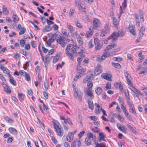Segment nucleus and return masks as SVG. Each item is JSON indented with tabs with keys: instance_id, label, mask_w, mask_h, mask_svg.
Here are the masks:
<instances>
[{
	"instance_id": "6e6552de",
	"label": "nucleus",
	"mask_w": 147,
	"mask_h": 147,
	"mask_svg": "<svg viewBox=\"0 0 147 147\" xmlns=\"http://www.w3.org/2000/svg\"><path fill=\"white\" fill-rule=\"evenodd\" d=\"M94 78V75L92 74L87 75L83 80V82L84 83H86L87 82L90 81Z\"/></svg>"
},
{
	"instance_id": "69168bd1",
	"label": "nucleus",
	"mask_w": 147,
	"mask_h": 147,
	"mask_svg": "<svg viewBox=\"0 0 147 147\" xmlns=\"http://www.w3.org/2000/svg\"><path fill=\"white\" fill-rule=\"evenodd\" d=\"M85 131H82L80 132L78 135V136L80 138H81L82 136L84 134Z\"/></svg>"
},
{
	"instance_id": "09e8293b",
	"label": "nucleus",
	"mask_w": 147,
	"mask_h": 147,
	"mask_svg": "<svg viewBox=\"0 0 147 147\" xmlns=\"http://www.w3.org/2000/svg\"><path fill=\"white\" fill-rule=\"evenodd\" d=\"M26 31V29L24 28H22V29H21L20 32H19V34L21 35L24 34Z\"/></svg>"
},
{
	"instance_id": "79ce46f5",
	"label": "nucleus",
	"mask_w": 147,
	"mask_h": 147,
	"mask_svg": "<svg viewBox=\"0 0 147 147\" xmlns=\"http://www.w3.org/2000/svg\"><path fill=\"white\" fill-rule=\"evenodd\" d=\"M9 81L10 83L12 84L15 86H16V82L14 80L13 78L9 79Z\"/></svg>"
},
{
	"instance_id": "c03bdc74",
	"label": "nucleus",
	"mask_w": 147,
	"mask_h": 147,
	"mask_svg": "<svg viewBox=\"0 0 147 147\" xmlns=\"http://www.w3.org/2000/svg\"><path fill=\"white\" fill-rule=\"evenodd\" d=\"M147 73V69L146 68L143 69L142 71H141L139 73L140 74H143L144 75Z\"/></svg>"
},
{
	"instance_id": "7ed1b4c3",
	"label": "nucleus",
	"mask_w": 147,
	"mask_h": 147,
	"mask_svg": "<svg viewBox=\"0 0 147 147\" xmlns=\"http://www.w3.org/2000/svg\"><path fill=\"white\" fill-rule=\"evenodd\" d=\"M74 96L76 98L78 99L80 102H82V97L83 93L80 90H77L76 89H74Z\"/></svg>"
},
{
	"instance_id": "393cba45",
	"label": "nucleus",
	"mask_w": 147,
	"mask_h": 147,
	"mask_svg": "<svg viewBox=\"0 0 147 147\" xmlns=\"http://www.w3.org/2000/svg\"><path fill=\"white\" fill-rule=\"evenodd\" d=\"M113 25L116 27L118 26L119 22L118 20L114 18H113Z\"/></svg>"
},
{
	"instance_id": "9b49d317",
	"label": "nucleus",
	"mask_w": 147,
	"mask_h": 147,
	"mask_svg": "<svg viewBox=\"0 0 147 147\" xmlns=\"http://www.w3.org/2000/svg\"><path fill=\"white\" fill-rule=\"evenodd\" d=\"M93 24L95 27H100L101 26V24L100 21L98 19H95L93 21Z\"/></svg>"
},
{
	"instance_id": "6ab92c4d",
	"label": "nucleus",
	"mask_w": 147,
	"mask_h": 147,
	"mask_svg": "<svg viewBox=\"0 0 147 147\" xmlns=\"http://www.w3.org/2000/svg\"><path fill=\"white\" fill-rule=\"evenodd\" d=\"M95 91L97 94L99 95H100L102 92V89L101 87H98L95 88Z\"/></svg>"
},
{
	"instance_id": "39448f33",
	"label": "nucleus",
	"mask_w": 147,
	"mask_h": 147,
	"mask_svg": "<svg viewBox=\"0 0 147 147\" xmlns=\"http://www.w3.org/2000/svg\"><path fill=\"white\" fill-rule=\"evenodd\" d=\"M57 42L59 43L62 47H64L65 46V43L63 37L59 36V37L57 39Z\"/></svg>"
},
{
	"instance_id": "cd10ccee",
	"label": "nucleus",
	"mask_w": 147,
	"mask_h": 147,
	"mask_svg": "<svg viewBox=\"0 0 147 147\" xmlns=\"http://www.w3.org/2000/svg\"><path fill=\"white\" fill-rule=\"evenodd\" d=\"M77 40L78 43L80 45L82 46L83 44L82 40L81 37L79 36L77 38Z\"/></svg>"
},
{
	"instance_id": "b1692460",
	"label": "nucleus",
	"mask_w": 147,
	"mask_h": 147,
	"mask_svg": "<svg viewBox=\"0 0 147 147\" xmlns=\"http://www.w3.org/2000/svg\"><path fill=\"white\" fill-rule=\"evenodd\" d=\"M145 28L144 27H142L140 29V31L139 33V35L140 36L142 37L144 34V32Z\"/></svg>"
},
{
	"instance_id": "dca6fc26",
	"label": "nucleus",
	"mask_w": 147,
	"mask_h": 147,
	"mask_svg": "<svg viewBox=\"0 0 147 147\" xmlns=\"http://www.w3.org/2000/svg\"><path fill=\"white\" fill-rule=\"evenodd\" d=\"M9 132L11 134L14 135H16L18 134L17 130L14 128L9 127L8 129Z\"/></svg>"
},
{
	"instance_id": "aec40b11",
	"label": "nucleus",
	"mask_w": 147,
	"mask_h": 147,
	"mask_svg": "<svg viewBox=\"0 0 147 147\" xmlns=\"http://www.w3.org/2000/svg\"><path fill=\"white\" fill-rule=\"evenodd\" d=\"M99 139H98V141L99 142L101 141H105V140L104 139L105 137L103 133H100L99 134Z\"/></svg>"
},
{
	"instance_id": "864d4df0",
	"label": "nucleus",
	"mask_w": 147,
	"mask_h": 147,
	"mask_svg": "<svg viewBox=\"0 0 147 147\" xmlns=\"http://www.w3.org/2000/svg\"><path fill=\"white\" fill-rule=\"evenodd\" d=\"M105 54L108 57H110L113 56V52H105Z\"/></svg>"
},
{
	"instance_id": "f704fd0d",
	"label": "nucleus",
	"mask_w": 147,
	"mask_h": 147,
	"mask_svg": "<svg viewBox=\"0 0 147 147\" xmlns=\"http://www.w3.org/2000/svg\"><path fill=\"white\" fill-rule=\"evenodd\" d=\"M124 93L125 96L127 100V101H130V98L128 90H125L124 91Z\"/></svg>"
},
{
	"instance_id": "8fccbe9b",
	"label": "nucleus",
	"mask_w": 147,
	"mask_h": 147,
	"mask_svg": "<svg viewBox=\"0 0 147 147\" xmlns=\"http://www.w3.org/2000/svg\"><path fill=\"white\" fill-rule=\"evenodd\" d=\"M93 84L92 82L89 81L87 84V86H88V88L90 89L93 86Z\"/></svg>"
},
{
	"instance_id": "49530a36",
	"label": "nucleus",
	"mask_w": 147,
	"mask_h": 147,
	"mask_svg": "<svg viewBox=\"0 0 147 147\" xmlns=\"http://www.w3.org/2000/svg\"><path fill=\"white\" fill-rule=\"evenodd\" d=\"M94 96H86L85 99L87 102L92 101V98Z\"/></svg>"
},
{
	"instance_id": "c756f323",
	"label": "nucleus",
	"mask_w": 147,
	"mask_h": 147,
	"mask_svg": "<svg viewBox=\"0 0 147 147\" xmlns=\"http://www.w3.org/2000/svg\"><path fill=\"white\" fill-rule=\"evenodd\" d=\"M104 30L109 33L110 28L108 23H107L105 24V29H104Z\"/></svg>"
},
{
	"instance_id": "37998d69",
	"label": "nucleus",
	"mask_w": 147,
	"mask_h": 147,
	"mask_svg": "<svg viewBox=\"0 0 147 147\" xmlns=\"http://www.w3.org/2000/svg\"><path fill=\"white\" fill-rule=\"evenodd\" d=\"M64 122L65 123H68L69 124L72 125H73L72 123L70 121V119L67 118L66 119L65 121H64Z\"/></svg>"
},
{
	"instance_id": "bf43d9fd",
	"label": "nucleus",
	"mask_w": 147,
	"mask_h": 147,
	"mask_svg": "<svg viewBox=\"0 0 147 147\" xmlns=\"http://www.w3.org/2000/svg\"><path fill=\"white\" fill-rule=\"evenodd\" d=\"M105 87L107 88V89H110L111 88V83H107L105 86Z\"/></svg>"
},
{
	"instance_id": "5fc2aeb1",
	"label": "nucleus",
	"mask_w": 147,
	"mask_h": 147,
	"mask_svg": "<svg viewBox=\"0 0 147 147\" xmlns=\"http://www.w3.org/2000/svg\"><path fill=\"white\" fill-rule=\"evenodd\" d=\"M25 44V42L24 40L23 39H21L20 41V44L21 46L23 47Z\"/></svg>"
},
{
	"instance_id": "603ef678",
	"label": "nucleus",
	"mask_w": 147,
	"mask_h": 147,
	"mask_svg": "<svg viewBox=\"0 0 147 147\" xmlns=\"http://www.w3.org/2000/svg\"><path fill=\"white\" fill-rule=\"evenodd\" d=\"M67 27L68 29L70 30L71 31H74V29L73 28V27L72 26H71L70 24L69 23H67Z\"/></svg>"
},
{
	"instance_id": "412c9836",
	"label": "nucleus",
	"mask_w": 147,
	"mask_h": 147,
	"mask_svg": "<svg viewBox=\"0 0 147 147\" xmlns=\"http://www.w3.org/2000/svg\"><path fill=\"white\" fill-rule=\"evenodd\" d=\"M52 29V28L50 26L48 25L46 26L42 30V31L44 32H49Z\"/></svg>"
},
{
	"instance_id": "9d476101",
	"label": "nucleus",
	"mask_w": 147,
	"mask_h": 147,
	"mask_svg": "<svg viewBox=\"0 0 147 147\" xmlns=\"http://www.w3.org/2000/svg\"><path fill=\"white\" fill-rule=\"evenodd\" d=\"M123 113L127 117L128 119L130 121H133L132 117L129 115V113L127 111L126 108H124L123 109Z\"/></svg>"
},
{
	"instance_id": "a19ab883",
	"label": "nucleus",
	"mask_w": 147,
	"mask_h": 147,
	"mask_svg": "<svg viewBox=\"0 0 147 147\" xmlns=\"http://www.w3.org/2000/svg\"><path fill=\"white\" fill-rule=\"evenodd\" d=\"M132 87L134 90L136 92H134L133 90H132L135 93H137L138 94L141 95V94L140 91L138 90L134 86H132Z\"/></svg>"
},
{
	"instance_id": "72a5a7b5",
	"label": "nucleus",
	"mask_w": 147,
	"mask_h": 147,
	"mask_svg": "<svg viewBox=\"0 0 147 147\" xmlns=\"http://www.w3.org/2000/svg\"><path fill=\"white\" fill-rule=\"evenodd\" d=\"M129 32L131 33L134 35H136V32L134 29L133 27L132 26H130V27H129Z\"/></svg>"
},
{
	"instance_id": "58836bf2",
	"label": "nucleus",
	"mask_w": 147,
	"mask_h": 147,
	"mask_svg": "<svg viewBox=\"0 0 147 147\" xmlns=\"http://www.w3.org/2000/svg\"><path fill=\"white\" fill-rule=\"evenodd\" d=\"M87 138H91L93 139H95L96 138V137L95 136H94L93 135V134L92 132H89L87 134Z\"/></svg>"
},
{
	"instance_id": "20e7f679",
	"label": "nucleus",
	"mask_w": 147,
	"mask_h": 147,
	"mask_svg": "<svg viewBox=\"0 0 147 147\" xmlns=\"http://www.w3.org/2000/svg\"><path fill=\"white\" fill-rule=\"evenodd\" d=\"M94 43L96 45L95 47V50H99L102 47V42L101 41H99L98 38H96L94 39Z\"/></svg>"
},
{
	"instance_id": "4468645a",
	"label": "nucleus",
	"mask_w": 147,
	"mask_h": 147,
	"mask_svg": "<svg viewBox=\"0 0 147 147\" xmlns=\"http://www.w3.org/2000/svg\"><path fill=\"white\" fill-rule=\"evenodd\" d=\"M117 46V43H111L108 45L106 47L105 49L104 50L105 51L110 50L112 48L115 47Z\"/></svg>"
},
{
	"instance_id": "bb28decb",
	"label": "nucleus",
	"mask_w": 147,
	"mask_h": 147,
	"mask_svg": "<svg viewBox=\"0 0 147 147\" xmlns=\"http://www.w3.org/2000/svg\"><path fill=\"white\" fill-rule=\"evenodd\" d=\"M4 90L8 93H11V91L10 88L8 87L7 84H6L4 87Z\"/></svg>"
},
{
	"instance_id": "7c9ffc66",
	"label": "nucleus",
	"mask_w": 147,
	"mask_h": 147,
	"mask_svg": "<svg viewBox=\"0 0 147 147\" xmlns=\"http://www.w3.org/2000/svg\"><path fill=\"white\" fill-rule=\"evenodd\" d=\"M18 96L19 100L21 101H23L24 100V95L22 93H18Z\"/></svg>"
},
{
	"instance_id": "3c124183",
	"label": "nucleus",
	"mask_w": 147,
	"mask_h": 147,
	"mask_svg": "<svg viewBox=\"0 0 147 147\" xmlns=\"http://www.w3.org/2000/svg\"><path fill=\"white\" fill-rule=\"evenodd\" d=\"M116 115L121 121L122 122L124 121V118L120 115L119 114H117Z\"/></svg>"
},
{
	"instance_id": "338daca9",
	"label": "nucleus",
	"mask_w": 147,
	"mask_h": 147,
	"mask_svg": "<svg viewBox=\"0 0 147 147\" xmlns=\"http://www.w3.org/2000/svg\"><path fill=\"white\" fill-rule=\"evenodd\" d=\"M44 86L45 88V89L46 91H47L48 89V85L47 84V81H46L44 83Z\"/></svg>"
},
{
	"instance_id": "0eeeda50",
	"label": "nucleus",
	"mask_w": 147,
	"mask_h": 147,
	"mask_svg": "<svg viewBox=\"0 0 147 147\" xmlns=\"http://www.w3.org/2000/svg\"><path fill=\"white\" fill-rule=\"evenodd\" d=\"M127 104L129 106V112L132 113L134 114H136V112L135 110V108L134 107V105L130 101H127Z\"/></svg>"
},
{
	"instance_id": "a18cd8bd",
	"label": "nucleus",
	"mask_w": 147,
	"mask_h": 147,
	"mask_svg": "<svg viewBox=\"0 0 147 147\" xmlns=\"http://www.w3.org/2000/svg\"><path fill=\"white\" fill-rule=\"evenodd\" d=\"M57 34H55L52 35L51 37V42H53L56 39Z\"/></svg>"
},
{
	"instance_id": "0e129e2a",
	"label": "nucleus",
	"mask_w": 147,
	"mask_h": 147,
	"mask_svg": "<svg viewBox=\"0 0 147 147\" xmlns=\"http://www.w3.org/2000/svg\"><path fill=\"white\" fill-rule=\"evenodd\" d=\"M25 78L27 81H29L30 80V78L29 74H27L25 76Z\"/></svg>"
},
{
	"instance_id": "e2e57ef3",
	"label": "nucleus",
	"mask_w": 147,
	"mask_h": 147,
	"mask_svg": "<svg viewBox=\"0 0 147 147\" xmlns=\"http://www.w3.org/2000/svg\"><path fill=\"white\" fill-rule=\"evenodd\" d=\"M46 21L48 24L49 26H50V25L53 24L54 23L51 20H50L48 19H46Z\"/></svg>"
},
{
	"instance_id": "1a4fd4ad",
	"label": "nucleus",
	"mask_w": 147,
	"mask_h": 147,
	"mask_svg": "<svg viewBox=\"0 0 147 147\" xmlns=\"http://www.w3.org/2000/svg\"><path fill=\"white\" fill-rule=\"evenodd\" d=\"M102 72V67L100 65H98L94 70V74L96 75H98Z\"/></svg>"
},
{
	"instance_id": "2eb2a0df",
	"label": "nucleus",
	"mask_w": 147,
	"mask_h": 147,
	"mask_svg": "<svg viewBox=\"0 0 147 147\" xmlns=\"http://www.w3.org/2000/svg\"><path fill=\"white\" fill-rule=\"evenodd\" d=\"M85 94L86 96H94L92 91L89 88H88L87 90L85 91Z\"/></svg>"
},
{
	"instance_id": "c9c22d12",
	"label": "nucleus",
	"mask_w": 147,
	"mask_h": 147,
	"mask_svg": "<svg viewBox=\"0 0 147 147\" xmlns=\"http://www.w3.org/2000/svg\"><path fill=\"white\" fill-rule=\"evenodd\" d=\"M3 12L5 15H7L8 13V11L7 10L6 6L3 5Z\"/></svg>"
},
{
	"instance_id": "423d86ee",
	"label": "nucleus",
	"mask_w": 147,
	"mask_h": 147,
	"mask_svg": "<svg viewBox=\"0 0 147 147\" xmlns=\"http://www.w3.org/2000/svg\"><path fill=\"white\" fill-rule=\"evenodd\" d=\"M118 37H119V36L118 32H115L108 37L107 39L108 40H109L113 38L112 39V41H114L117 40Z\"/></svg>"
},
{
	"instance_id": "052dcab7",
	"label": "nucleus",
	"mask_w": 147,
	"mask_h": 147,
	"mask_svg": "<svg viewBox=\"0 0 147 147\" xmlns=\"http://www.w3.org/2000/svg\"><path fill=\"white\" fill-rule=\"evenodd\" d=\"M20 53L26 56H27L28 54V53H27L26 51H24L23 49L21 50L20 51Z\"/></svg>"
},
{
	"instance_id": "2f4dec72",
	"label": "nucleus",
	"mask_w": 147,
	"mask_h": 147,
	"mask_svg": "<svg viewBox=\"0 0 147 147\" xmlns=\"http://www.w3.org/2000/svg\"><path fill=\"white\" fill-rule=\"evenodd\" d=\"M109 34V33L107 32V31L104 30V29H102L100 34V36L103 37L106 36V35L107 34Z\"/></svg>"
},
{
	"instance_id": "4d7b16f0",
	"label": "nucleus",
	"mask_w": 147,
	"mask_h": 147,
	"mask_svg": "<svg viewBox=\"0 0 147 147\" xmlns=\"http://www.w3.org/2000/svg\"><path fill=\"white\" fill-rule=\"evenodd\" d=\"M117 100L120 102L121 104H122L123 105V104H124L123 99L120 96H119V97Z\"/></svg>"
},
{
	"instance_id": "c85d7f7f",
	"label": "nucleus",
	"mask_w": 147,
	"mask_h": 147,
	"mask_svg": "<svg viewBox=\"0 0 147 147\" xmlns=\"http://www.w3.org/2000/svg\"><path fill=\"white\" fill-rule=\"evenodd\" d=\"M88 104L89 108L92 110L94 109V106L92 101L87 102Z\"/></svg>"
},
{
	"instance_id": "f257e3e1",
	"label": "nucleus",
	"mask_w": 147,
	"mask_h": 147,
	"mask_svg": "<svg viewBox=\"0 0 147 147\" xmlns=\"http://www.w3.org/2000/svg\"><path fill=\"white\" fill-rule=\"evenodd\" d=\"M79 48L78 47L74 48L73 45L71 44H69L67 45L65 53L69 57L70 59L74 60L73 56H78V51Z\"/></svg>"
},
{
	"instance_id": "a878e982",
	"label": "nucleus",
	"mask_w": 147,
	"mask_h": 147,
	"mask_svg": "<svg viewBox=\"0 0 147 147\" xmlns=\"http://www.w3.org/2000/svg\"><path fill=\"white\" fill-rule=\"evenodd\" d=\"M112 65L116 68H118V69H120L121 68V65L119 63H113L112 62Z\"/></svg>"
},
{
	"instance_id": "4c0bfd02",
	"label": "nucleus",
	"mask_w": 147,
	"mask_h": 147,
	"mask_svg": "<svg viewBox=\"0 0 147 147\" xmlns=\"http://www.w3.org/2000/svg\"><path fill=\"white\" fill-rule=\"evenodd\" d=\"M139 15L141 21H143L144 19V18L143 15V13L142 11L141 10L140 11Z\"/></svg>"
},
{
	"instance_id": "f3484780",
	"label": "nucleus",
	"mask_w": 147,
	"mask_h": 147,
	"mask_svg": "<svg viewBox=\"0 0 147 147\" xmlns=\"http://www.w3.org/2000/svg\"><path fill=\"white\" fill-rule=\"evenodd\" d=\"M101 76L103 78L109 81H111V78L108 75V74H102L101 75Z\"/></svg>"
},
{
	"instance_id": "a211bd4d",
	"label": "nucleus",
	"mask_w": 147,
	"mask_h": 147,
	"mask_svg": "<svg viewBox=\"0 0 147 147\" xmlns=\"http://www.w3.org/2000/svg\"><path fill=\"white\" fill-rule=\"evenodd\" d=\"M0 69L3 71V73L6 74L8 73L9 71L5 67L2 65L1 64H0Z\"/></svg>"
},
{
	"instance_id": "ddd939ff",
	"label": "nucleus",
	"mask_w": 147,
	"mask_h": 147,
	"mask_svg": "<svg viewBox=\"0 0 147 147\" xmlns=\"http://www.w3.org/2000/svg\"><path fill=\"white\" fill-rule=\"evenodd\" d=\"M77 69L78 73L79 74H83L85 72L86 69L82 68L81 66L80 65H78L77 66Z\"/></svg>"
},
{
	"instance_id": "e433bc0d",
	"label": "nucleus",
	"mask_w": 147,
	"mask_h": 147,
	"mask_svg": "<svg viewBox=\"0 0 147 147\" xmlns=\"http://www.w3.org/2000/svg\"><path fill=\"white\" fill-rule=\"evenodd\" d=\"M75 22L76 26L78 28H82V25L79 22V21L77 20H75Z\"/></svg>"
},
{
	"instance_id": "f03ea898",
	"label": "nucleus",
	"mask_w": 147,
	"mask_h": 147,
	"mask_svg": "<svg viewBox=\"0 0 147 147\" xmlns=\"http://www.w3.org/2000/svg\"><path fill=\"white\" fill-rule=\"evenodd\" d=\"M54 127L57 135L60 136H62L64 133L63 128L61 126H59L55 123H54Z\"/></svg>"
},
{
	"instance_id": "ea45409f",
	"label": "nucleus",
	"mask_w": 147,
	"mask_h": 147,
	"mask_svg": "<svg viewBox=\"0 0 147 147\" xmlns=\"http://www.w3.org/2000/svg\"><path fill=\"white\" fill-rule=\"evenodd\" d=\"M77 53L78 56L79 55L80 56L83 57H85V55L83 53V52L82 49L80 51L78 52Z\"/></svg>"
},
{
	"instance_id": "13d9d810",
	"label": "nucleus",
	"mask_w": 147,
	"mask_h": 147,
	"mask_svg": "<svg viewBox=\"0 0 147 147\" xmlns=\"http://www.w3.org/2000/svg\"><path fill=\"white\" fill-rule=\"evenodd\" d=\"M88 46L90 48H92L93 47V44H92V40H90L89 41L88 43Z\"/></svg>"
},
{
	"instance_id": "f8f14e48",
	"label": "nucleus",
	"mask_w": 147,
	"mask_h": 147,
	"mask_svg": "<svg viewBox=\"0 0 147 147\" xmlns=\"http://www.w3.org/2000/svg\"><path fill=\"white\" fill-rule=\"evenodd\" d=\"M74 134L71 132H69L67 136V140L69 142H71L73 140Z\"/></svg>"
},
{
	"instance_id": "680f3d73",
	"label": "nucleus",
	"mask_w": 147,
	"mask_h": 147,
	"mask_svg": "<svg viewBox=\"0 0 147 147\" xmlns=\"http://www.w3.org/2000/svg\"><path fill=\"white\" fill-rule=\"evenodd\" d=\"M107 56L106 55V54H105V52L104 53V54L102 55V56L101 57V59L102 60L105 59L107 58Z\"/></svg>"
},
{
	"instance_id": "774afa93",
	"label": "nucleus",
	"mask_w": 147,
	"mask_h": 147,
	"mask_svg": "<svg viewBox=\"0 0 147 147\" xmlns=\"http://www.w3.org/2000/svg\"><path fill=\"white\" fill-rule=\"evenodd\" d=\"M25 49L27 50H29L30 49V46L28 43L27 44L25 45Z\"/></svg>"
},
{
	"instance_id": "473e14b6",
	"label": "nucleus",
	"mask_w": 147,
	"mask_h": 147,
	"mask_svg": "<svg viewBox=\"0 0 147 147\" xmlns=\"http://www.w3.org/2000/svg\"><path fill=\"white\" fill-rule=\"evenodd\" d=\"M127 126L128 127L130 131H132L134 134H136V131L135 130L133 127L131 126V125L127 124Z\"/></svg>"
},
{
	"instance_id": "6e6d98bb",
	"label": "nucleus",
	"mask_w": 147,
	"mask_h": 147,
	"mask_svg": "<svg viewBox=\"0 0 147 147\" xmlns=\"http://www.w3.org/2000/svg\"><path fill=\"white\" fill-rule=\"evenodd\" d=\"M59 58V57L58 56H57L55 57H54L53 60V62L54 63H56L58 60Z\"/></svg>"
},
{
	"instance_id": "de8ad7c7",
	"label": "nucleus",
	"mask_w": 147,
	"mask_h": 147,
	"mask_svg": "<svg viewBox=\"0 0 147 147\" xmlns=\"http://www.w3.org/2000/svg\"><path fill=\"white\" fill-rule=\"evenodd\" d=\"M118 34H119V37H123V36L125 33L122 30H120L118 31Z\"/></svg>"
},
{
	"instance_id": "5701e85b",
	"label": "nucleus",
	"mask_w": 147,
	"mask_h": 147,
	"mask_svg": "<svg viewBox=\"0 0 147 147\" xmlns=\"http://www.w3.org/2000/svg\"><path fill=\"white\" fill-rule=\"evenodd\" d=\"M92 141L91 139L89 138H86L85 141V143L87 146H89L91 143Z\"/></svg>"
},
{
	"instance_id": "4be33fe9",
	"label": "nucleus",
	"mask_w": 147,
	"mask_h": 147,
	"mask_svg": "<svg viewBox=\"0 0 147 147\" xmlns=\"http://www.w3.org/2000/svg\"><path fill=\"white\" fill-rule=\"evenodd\" d=\"M13 22L14 23H16L19 21V18L16 14H14L13 13Z\"/></svg>"
}]
</instances>
